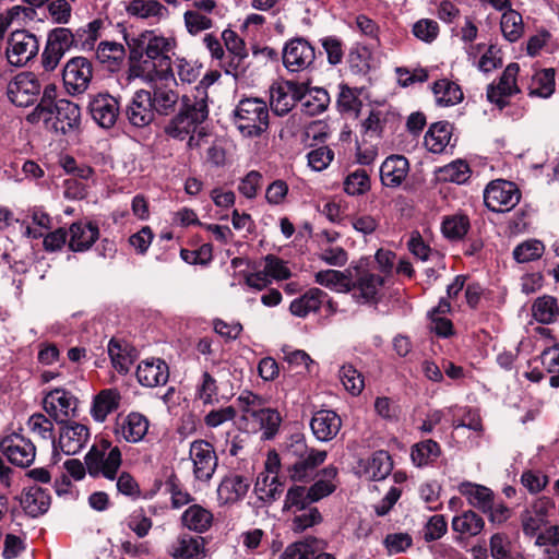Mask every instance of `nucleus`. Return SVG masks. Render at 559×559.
<instances>
[{
    "label": "nucleus",
    "mask_w": 559,
    "mask_h": 559,
    "mask_svg": "<svg viewBox=\"0 0 559 559\" xmlns=\"http://www.w3.org/2000/svg\"><path fill=\"white\" fill-rule=\"evenodd\" d=\"M383 257V250L379 249L374 257L361 258L344 271H319L314 275L316 283L340 293L353 292V297L359 302H377L379 287L383 283L380 275L384 267Z\"/></svg>",
    "instance_id": "f257e3e1"
},
{
    "label": "nucleus",
    "mask_w": 559,
    "mask_h": 559,
    "mask_svg": "<svg viewBox=\"0 0 559 559\" xmlns=\"http://www.w3.org/2000/svg\"><path fill=\"white\" fill-rule=\"evenodd\" d=\"M209 117V106L205 97L183 95L179 111L164 127V132L171 139L188 140L190 150L200 146V140L206 135L202 123Z\"/></svg>",
    "instance_id": "f03ea898"
},
{
    "label": "nucleus",
    "mask_w": 559,
    "mask_h": 559,
    "mask_svg": "<svg viewBox=\"0 0 559 559\" xmlns=\"http://www.w3.org/2000/svg\"><path fill=\"white\" fill-rule=\"evenodd\" d=\"M176 41L173 38L163 36L151 37L143 51L131 47L130 60L140 61L132 67V71L138 76L147 81H154L155 78L162 81H174L175 74L171 67L169 53L174 50Z\"/></svg>",
    "instance_id": "7ed1b4c3"
},
{
    "label": "nucleus",
    "mask_w": 559,
    "mask_h": 559,
    "mask_svg": "<svg viewBox=\"0 0 559 559\" xmlns=\"http://www.w3.org/2000/svg\"><path fill=\"white\" fill-rule=\"evenodd\" d=\"M27 120L32 123L52 121V127L57 132L68 134L79 129L81 110L76 104L68 99H59L51 106L50 100L44 97L27 116Z\"/></svg>",
    "instance_id": "20e7f679"
},
{
    "label": "nucleus",
    "mask_w": 559,
    "mask_h": 559,
    "mask_svg": "<svg viewBox=\"0 0 559 559\" xmlns=\"http://www.w3.org/2000/svg\"><path fill=\"white\" fill-rule=\"evenodd\" d=\"M234 122L242 136H261L270 124L266 103L257 97L241 99L234 110Z\"/></svg>",
    "instance_id": "39448f33"
},
{
    "label": "nucleus",
    "mask_w": 559,
    "mask_h": 559,
    "mask_svg": "<svg viewBox=\"0 0 559 559\" xmlns=\"http://www.w3.org/2000/svg\"><path fill=\"white\" fill-rule=\"evenodd\" d=\"M121 464L119 447L104 438L96 440L85 455L87 472L94 478L103 476L109 480L116 479Z\"/></svg>",
    "instance_id": "423d86ee"
},
{
    "label": "nucleus",
    "mask_w": 559,
    "mask_h": 559,
    "mask_svg": "<svg viewBox=\"0 0 559 559\" xmlns=\"http://www.w3.org/2000/svg\"><path fill=\"white\" fill-rule=\"evenodd\" d=\"M522 193L519 187L509 180L496 179L490 181L484 190V203L491 212H508L515 207Z\"/></svg>",
    "instance_id": "0eeeda50"
},
{
    "label": "nucleus",
    "mask_w": 559,
    "mask_h": 559,
    "mask_svg": "<svg viewBox=\"0 0 559 559\" xmlns=\"http://www.w3.org/2000/svg\"><path fill=\"white\" fill-rule=\"evenodd\" d=\"M93 79V64L85 57L70 59L62 71V81L69 95L76 96L85 93Z\"/></svg>",
    "instance_id": "6e6552de"
},
{
    "label": "nucleus",
    "mask_w": 559,
    "mask_h": 559,
    "mask_svg": "<svg viewBox=\"0 0 559 559\" xmlns=\"http://www.w3.org/2000/svg\"><path fill=\"white\" fill-rule=\"evenodd\" d=\"M189 459L197 480L207 483L212 479L218 463L214 447L206 440H194L190 444Z\"/></svg>",
    "instance_id": "1a4fd4ad"
},
{
    "label": "nucleus",
    "mask_w": 559,
    "mask_h": 559,
    "mask_svg": "<svg viewBox=\"0 0 559 559\" xmlns=\"http://www.w3.org/2000/svg\"><path fill=\"white\" fill-rule=\"evenodd\" d=\"M519 72V63H509L500 75L498 83H491L487 86V100L500 110L506 108L510 104L508 98L521 92L516 81Z\"/></svg>",
    "instance_id": "9d476101"
},
{
    "label": "nucleus",
    "mask_w": 559,
    "mask_h": 559,
    "mask_svg": "<svg viewBox=\"0 0 559 559\" xmlns=\"http://www.w3.org/2000/svg\"><path fill=\"white\" fill-rule=\"evenodd\" d=\"M39 50L37 37L27 31L13 32L8 40L7 58L15 67H23L36 57Z\"/></svg>",
    "instance_id": "9b49d317"
},
{
    "label": "nucleus",
    "mask_w": 559,
    "mask_h": 559,
    "mask_svg": "<svg viewBox=\"0 0 559 559\" xmlns=\"http://www.w3.org/2000/svg\"><path fill=\"white\" fill-rule=\"evenodd\" d=\"M282 59L288 71L300 72L309 69L314 63L316 49L302 37L293 38L285 44Z\"/></svg>",
    "instance_id": "f8f14e48"
},
{
    "label": "nucleus",
    "mask_w": 559,
    "mask_h": 559,
    "mask_svg": "<svg viewBox=\"0 0 559 559\" xmlns=\"http://www.w3.org/2000/svg\"><path fill=\"white\" fill-rule=\"evenodd\" d=\"M40 87L36 74L33 72H21L9 82L7 94L14 105L27 107L37 100Z\"/></svg>",
    "instance_id": "ddd939ff"
},
{
    "label": "nucleus",
    "mask_w": 559,
    "mask_h": 559,
    "mask_svg": "<svg viewBox=\"0 0 559 559\" xmlns=\"http://www.w3.org/2000/svg\"><path fill=\"white\" fill-rule=\"evenodd\" d=\"M300 453L299 459L288 468L289 477L294 481L309 483L316 476V469L326 460L328 453L324 450L307 449L304 442H296V452Z\"/></svg>",
    "instance_id": "4468645a"
},
{
    "label": "nucleus",
    "mask_w": 559,
    "mask_h": 559,
    "mask_svg": "<svg viewBox=\"0 0 559 559\" xmlns=\"http://www.w3.org/2000/svg\"><path fill=\"white\" fill-rule=\"evenodd\" d=\"M1 452L8 460L20 467L29 466L36 456L34 443L20 433H12L0 441Z\"/></svg>",
    "instance_id": "2eb2a0df"
},
{
    "label": "nucleus",
    "mask_w": 559,
    "mask_h": 559,
    "mask_svg": "<svg viewBox=\"0 0 559 559\" xmlns=\"http://www.w3.org/2000/svg\"><path fill=\"white\" fill-rule=\"evenodd\" d=\"M44 408L56 421L63 423L75 416L78 399L64 389H55L45 395Z\"/></svg>",
    "instance_id": "dca6fc26"
},
{
    "label": "nucleus",
    "mask_w": 559,
    "mask_h": 559,
    "mask_svg": "<svg viewBox=\"0 0 559 559\" xmlns=\"http://www.w3.org/2000/svg\"><path fill=\"white\" fill-rule=\"evenodd\" d=\"M150 421L146 416L139 412H131L123 417H118L114 433L118 439L129 443H136L144 439L148 431Z\"/></svg>",
    "instance_id": "f3484780"
},
{
    "label": "nucleus",
    "mask_w": 559,
    "mask_h": 559,
    "mask_svg": "<svg viewBox=\"0 0 559 559\" xmlns=\"http://www.w3.org/2000/svg\"><path fill=\"white\" fill-rule=\"evenodd\" d=\"M252 484L250 475L229 473L217 488L219 504H234L241 501L248 493Z\"/></svg>",
    "instance_id": "a211bd4d"
},
{
    "label": "nucleus",
    "mask_w": 559,
    "mask_h": 559,
    "mask_svg": "<svg viewBox=\"0 0 559 559\" xmlns=\"http://www.w3.org/2000/svg\"><path fill=\"white\" fill-rule=\"evenodd\" d=\"M88 109L93 120L104 129L114 127L120 112L118 100L107 93L93 96Z\"/></svg>",
    "instance_id": "6ab92c4d"
},
{
    "label": "nucleus",
    "mask_w": 559,
    "mask_h": 559,
    "mask_svg": "<svg viewBox=\"0 0 559 559\" xmlns=\"http://www.w3.org/2000/svg\"><path fill=\"white\" fill-rule=\"evenodd\" d=\"M90 437L87 426L71 421L60 429L56 448L58 447L67 455H74L86 445Z\"/></svg>",
    "instance_id": "aec40b11"
},
{
    "label": "nucleus",
    "mask_w": 559,
    "mask_h": 559,
    "mask_svg": "<svg viewBox=\"0 0 559 559\" xmlns=\"http://www.w3.org/2000/svg\"><path fill=\"white\" fill-rule=\"evenodd\" d=\"M126 115L129 122L136 128L148 126L155 116L151 92L145 90L135 92L126 109Z\"/></svg>",
    "instance_id": "412c9836"
},
{
    "label": "nucleus",
    "mask_w": 559,
    "mask_h": 559,
    "mask_svg": "<svg viewBox=\"0 0 559 559\" xmlns=\"http://www.w3.org/2000/svg\"><path fill=\"white\" fill-rule=\"evenodd\" d=\"M301 86L293 81H286L277 85H273L270 90V106L275 115L284 116L288 114L295 103L300 97Z\"/></svg>",
    "instance_id": "4be33fe9"
},
{
    "label": "nucleus",
    "mask_w": 559,
    "mask_h": 559,
    "mask_svg": "<svg viewBox=\"0 0 559 559\" xmlns=\"http://www.w3.org/2000/svg\"><path fill=\"white\" fill-rule=\"evenodd\" d=\"M310 427L319 441L326 442L337 436L342 427V420L334 411L321 409L313 414Z\"/></svg>",
    "instance_id": "5701e85b"
},
{
    "label": "nucleus",
    "mask_w": 559,
    "mask_h": 559,
    "mask_svg": "<svg viewBox=\"0 0 559 559\" xmlns=\"http://www.w3.org/2000/svg\"><path fill=\"white\" fill-rule=\"evenodd\" d=\"M138 381L147 388H155L167 383L169 369L162 359H146L139 364L136 369Z\"/></svg>",
    "instance_id": "b1692460"
},
{
    "label": "nucleus",
    "mask_w": 559,
    "mask_h": 559,
    "mask_svg": "<svg viewBox=\"0 0 559 559\" xmlns=\"http://www.w3.org/2000/svg\"><path fill=\"white\" fill-rule=\"evenodd\" d=\"M121 393L118 389L100 390L93 399L90 414L96 423H104L107 417L121 405Z\"/></svg>",
    "instance_id": "393cba45"
},
{
    "label": "nucleus",
    "mask_w": 559,
    "mask_h": 559,
    "mask_svg": "<svg viewBox=\"0 0 559 559\" xmlns=\"http://www.w3.org/2000/svg\"><path fill=\"white\" fill-rule=\"evenodd\" d=\"M151 82L153 83V93L151 94L155 112L164 116H168L174 112L179 100V95L168 85L170 81H162L155 78L154 81ZM171 82L177 85L176 81Z\"/></svg>",
    "instance_id": "a878e982"
},
{
    "label": "nucleus",
    "mask_w": 559,
    "mask_h": 559,
    "mask_svg": "<svg viewBox=\"0 0 559 559\" xmlns=\"http://www.w3.org/2000/svg\"><path fill=\"white\" fill-rule=\"evenodd\" d=\"M69 248L82 252L88 250L99 237L98 226L92 222H75L69 228Z\"/></svg>",
    "instance_id": "bb28decb"
},
{
    "label": "nucleus",
    "mask_w": 559,
    "mask_h": 559,
    "mask_svg": "<svg viewBox=\"0 0 559 559\" xmlns=\"http://www.w3.org/2000/svg\"><path fill=\"white\" fill-rule=\"evenodd\" d=\"M317 479L309 487V496L312 501L318 502L323 498L331 496L338 487V468L334 465H328L316 474Z\"/></svg>",
    "instance_id": "cd10ccee"
},
{
    "label": "nucleus",
    "mask_w": 559,
    "mask_h": 559,
    "mask_svg": "<svg viewBox=\"0 0 559 559\" xmlns=\"http://www.w3.org/2000/svg\"><path fill=\"white\" fill-rule=\"evenodd\" d=\"M409 162L404 155L393 154L386 156V188L408 190Z\"/></svg>",
    "instance_id": "c85d7f7f"
},
{
    "label": "nucleus",
    "mask_w": 559,
    "mask_h": 559,
    "mask_svg": "<svg viewBox=\"0 0 559 559\" xmlns=\"http://www.w3.org/2000/svg\"><path fill=\"white\" fill-rule=\"evenodd\" d=\"M457 489L462 496L467 498L472 507L483 513H487L491 509L495 495L490 488L465 480L459 485Z\"/></svg>",
    "instance_id": "c756f323"
},
{
    "label": "nucleus",
    "mask_w": 559,
    "mask_h": 559,
    "mask_svg": "<svg viewBox=\"0 0 559 559\" xmlns=\"http://www.w3.org/2000/svg\"><path fill=\"white\" fill-rule=\"evenodd\" d=\"M453 126L449 121H438L430 124L424 136L427 150L435 154L442 153L450 143Z\"/></svg>",
    "instance_id": "7c9ffc66"
},
{
    "label": "nucleus",
    "mask_w": 559,
    "mask_h": 559,
    "mask_svg": "<svg viewBox=\"0 0 559 559\" xmlns=\"http://www.w3.org/2000/svg\"><path fill=\"white\" fill-rule=\"evenodd\" d=\"M213 521L212 511L201 504L188 507L181 515L182 525L197 533L207 532L212 527Z\"/></svg>",
    "instance_id": "2f4dec72"
},
{
    "label": "nucleus",
    "mask_w": 559,
    "mask_h": 559,
    "mask_svg": "<svg viewBox=\"0 0 559 559\" xmlns=\"http://www.w3.org/2000/svg\"><path fill=\"white\" fill-rule=\"evenodd\" d=\"M328 294L320 288H310L302 296L290 302L289 310L292 314L305 318L311 312H317L324 304Z\"/></svg>",
    "instance_id": "473e14b6"
},
{
    "label": "nucleus",
    "mask_w": 559,
    "mask_h": 559,
    "mask_svg": "<svg viewBox=\"0 0 559 559\" xmlns=\"http://www.w3.org/2000/svg\"><path fill=\"white\" fill-rule=\"evenodd\" d=\"M126 11L131 16L156 21L166 19L169 14L168 9L158 0L128 1Z\"/></svg>",
    "instance_id": "72a5a7b5"
},
{
    "label": "nucleus",
    "mask_w": 559,
    "mask_h": 559,
    "mask_svg": "<svg viewBox=\"0 0 559 559\" xmlns=\"http://www.w3.org/2000/svg\"><path fill=\"white\" fill-rule=\"evenodd\" d=\"M281 559H335L331 554L323 552L320 542L305 540L288 546Z\"/></svg>",
    "instance_id": "f704fd0d"
},
{
    "label": "nucleus",
    "mask_w": 559,
    "mask_h": 559,
    "mask_svg": "<svg viewBox=\"0 0 559 559\" xmlns=\"http://www.w3.org/2000/svg\"><path fill=\"white\" fill-rule=\"evenodd\" d=\"M21 504L28 515L36 518L48 510L50 506V496L41 487L32 486L23 495Z\"/></svg>",
    "instance_id": "c9c22d12"
},
{
    "label": "nucleus",
    "mask_w": 559,
    "mask_h": 559,
    "mask_svg": "<svg viewBox=\"0 0 559 559\" xmlns=\"http://www.w3.org/2000/svg\"><path fill=\"white\" fill-rule=\"evenodd\" d=\"M432 92L436 96L437 105L449 107L461 103L464 98L461 86L448 79H441L433 83Z\"/></svg>",
    "instance_id": "e433bc0d"
},
{
    "label": "nucleus",
    "mask_w": 559,
    "mask_h": 559,
    "mask_svg": "<svg viewBox=\"0 0 559 559\" xmlns=\"http://www.w3.org/2000/svg\"><path fill=\"white\" fill-rule=\"evenodd\" d=\"M203 546L202 537L182 534L170 546L169 555L176 559H192L203 550Z\"/></svg>",
    "instance_id": "4c0bfd02"
},
{
    "label": "nucleus",
    "mask_w": 559,
    "mask_h": 559,
    "mask_svg": "<svg viewBox=\"0 0 559 559\" xmlns=\"http://www.w3.org/2000/svg\"><path fill=\"white\" fill-rule=\"evenodd\" d=\"M555 69L547 68L537 71L528 87V95L531 97L549 98L556 88Z\"/></svg>",
    "instance_id": "58836bf2"
},
{
    "label": "nucleus",
    "mask_w": 559,
    "mask_h": 559,
    "mask_svg": "<svg viewBox=\"0 0 559 559\" xmlns=\"http://www.w3.org/2000/svg\"><path fill=\"white\" fill-rule=\"evenodd\" d=\"M441 453L440 444L432 439H427L412 447L411 459L415 466L424 467L432 464Z\"/></svg>",
    "instance_id": "ea45409f"
},
{
    "label": "nucleus",
    "mask_w": 559,
    "mask_h": 559,
    "mask_svg": "<svg viewBox=\"0 0 559 559\" xmlns=\"http://www.w3.org/2000/svg\"><path fill=\"white\" fill-rule=\"evenodd\" d=\"M384 463V452L376 451L370 456L359 460L356 466V474L366 480L380 481L384 479L382 466Z\"/></svg>",
    "instance_id": "a19ab883"
},
{
    "label": "nucleus",
    "mask_w": 559,
    "mask_h": 559,
    "mask_svg": "<svg viewBox=\"0 0 559 559\" xmlns=\"http://www.w3.org/2000/svg\"><path fill=\"white\" fill-rule=\"evenodd\" d=\"M452 530L462 535L476 536L485 527L484 519L473 510L464 511L452 519Z\"/></svg>",
    "instance_id": "79ce46f5"
},
{
    "label": "nucleus",
    "mask_w": 559,
    "mask_h": 559,
    "mask_svg": "<svg viewBox=\"0 0 559 559\" xmlns=\"http://www.w3.org/2000/svg\"><path fill=\"white\" fill-rule=\"evenodd\" d=\"M533 317L543 324H549L559 317L557 298L549 295L538 297L532 306Z\"/></svg>",
    "instance_id": "37998d69"
},
{
    "label": "nucleus",
    "mask_w": 559,
    "mask_h": 559,
    "mask_svg": "<svg viewBox=\"0 0 559 559\" xmlns=\"http://www.w3.org/2000/svg\"><path fill=\"white\" fill-rule=\"evenodd\" d=\"M108 354L112 366L120 373L128 372L135 358L132 348L115 338L110 340L108 344Z\"/></svg>",
    "instance_id": "c03bdc74"
},
{
    "label": "nucleus",
    "mask_w": 559,
    "mask_h": 559,
    "mask_svg": "<svg viewBox=\"0 0 559 559\" xmlns=\"http://www.w3.org/2000/svg\"><path fill=\"white\" fill-rule=\"evenodd\" d=\"M251 419L255 423L254 429L262 430L265 439H271L275 436L282 421L281 415L276 409L264 406Z\"/></svg>",
    "instance_id": "a18cd8bd"
},
{
    "label": "nucleus",
    "mask_w": 559,
    "mask_h": 559,
    "mask_svg": "<svg viewBox=\"0 0 559 559\" xmlns=\"http://www.w3.org/2000/svg\"><path fill=\"white\" fill-rule=\"evenodd\" d=\"M254 492L258 498L264 502H271L280 498L283 492V486L277 476L264 475L261 473L254 484Z\"/></svg>",
    "instance_id": "49530a36"
},
{
    "label": "nucleus",
    "mask_w": 559,
    "mask_h": 559,
    "mask_svg": "<svg viewBox=\"0 0 559 559\" xmlns=\"http://www.w3.org/2000/svg\"><path fill=\"white\" fill-rule=\"evenodd\" d=\"M299 99H304L302 105L311 116L323 112L330 104V95L322 87H311L305 94L300 93Z\"/></svg>",
    "instance_id": "de8ad7c7"
},
{
    "label": "nucleus",
    "mask_w": 559,
    "mask_h": 559,
    "mask_svg": "<svg viewBox=\"0 0 559 559\" xmlns=\"http://www.w3.org/2000/svg\"><path fill=\"white\" fill-rule=\"evenodd\" d=\"M212 12H205L201 9L192 7L191 10H187L183 14L185 25L187 31L195 35L203 31L210 29L213 27V20L210 17Z\"/></svg>",
    "instance_id": "09e8293b"
},
{
    "label": "nucleus",
    "mask_w": 559,
    "mask_h": 559,
    "mask_svg": "<svg viewBox=\"0 0 559 559\" xmlns=\"http://www.w3.org/2000/svg\"><path fill=\"white\" fill-rule=\"evenodd\" d=\"M471 227L466 215H454L445 217L442 222V233L450 240H463Z\"/></svg>",
    "instance_id": "8fccbe9b"
},
{
    "label": "nucleus",
    "mask_w": 559,
    "mask_h": 559,
    "mask_svg": "<svg viewBox=\"0 0 559 559\" xmlns=\"http://www.w3.org/2000/svg\"><path fill=\"white\" fill-rule=\"evenodd\" d=\"M501 32L510 43L516 41L523 33V21L519 12L510 9L504 11L500 22Z\"/></svg>",
    "instance_id": "3c124183"
},
{
    "label": "nucleus",
    "mask_w": 559,
    "mask_h": 559,
    "mask_svg": "<svg viewBox=\"0 0 559 559\" xmlns=\"http://www.w3.org/2000/svg\"><path fill=\"white\" fill-rule=\"evenodd\" d=\"M197 397L203 405H215L219 402L217 382L212 374L204 371L197 386Z\"/></svg>",
    "instance_id": "603ef678"
},
{
    "label": "nucleus",
    "mask_w": 559,
    "mask_h": 559,
    "mask_svg": "<svg viewBox=\"0 0 559 559\" xmlns=\"http://www.w3.org/2000/svg\"><path fill=\"white\" fill-rule=\"evenodd\" d=\"M73 43L74 37L71 31L64 27H59L49 33L46 46L62 58L72 47Z\"/></svg>",
    "instance_id": "864d4df0"
},
{
    "label": "nucleus",
    "mask_w": 559,
    "mask_h": 559,
    "mask_svg": "<svg viewBox=\"0 0 559 559\" xmlns=\"http://www.w3.org/2000/svg\"><path fill=\"white\" fill-rule=\"evenodd\" d=\"M545 251L542 241L532 239L518 245L513 250V258L518 263H526L538 260Z\"/></svg>",
    "instance_id": "5fc2aeb1"
},
{
    "label": "nucleus",
    "mask_w": 559,
    "mask_h": 559,
    "mask_svg": "<svg viewBox=\"0 0 559 559\" xmlns=\"http://www.w3.org/2000/svg\"><path fill=\"white\" fill-rule=\"evenodd\" d=\"M124 55V47L116 41H102L96 49V57L102 63L119 64Z\"/></svg>",
    "instance_id": "6e6d98bb"
},
{
    "label": "nucleus",
    "mask_w": 559,
    "mask_h": 559,
    "mask_svg": "<svg viewBox=\"0 0 559 559\" xmlns=\"http://www.w3.org/2000/svg\"><path fill=\"white\" fill-rule=\"evenodd\" d=\"M441 178L444 181L464 183L469 178V165L462 159L454 160L440 169Z\"/></svg>",
    "instance_id": "4d7b16f0"
},
{
    "label": "nucleus",
    "mask_w": 559,
    "mask_h": 559,
    "mask_svg": "<svg viewBox=\"0 0 559 559\" xmlns=\"http://www.w3.org/2000/svg\"><path fill=\"white\" fill-rule=\"evenodd\" d=\"M27 427L31 432L39 436L45 440H52V445L56 449V441L53 439V424L41 413L33 414L27 420Z\"/></svg>",
    "instance_id": "13d9d810"
},
{
    "label": "nucleus",
    "mask_w": 559,
    "mask_h": 559,
    "mask_svg": "<svg viewBox=\"0 0 559 559\" xmlns=\"http://www.w3.org/2000/svg\"><path fill=\"white\" fill-rule=\"evenodd\" d=\"M340 379L352 395H358L364 389V378L361 373L352 365H344L340 369Z\"/></svg>",
    "instance_id": "bf43d9fd"
},
{
    "label": "nucleus",
    "mask_w": 559,
    "mask_h": 559,
    "mask_svg": "<svg viewBox=\"0 0 559 559\" xmlns=\"http://www.w3.org/2000/svg\"><path fill=\"white\" fill-rule=\"evenodd\" d=\"M344 191L348 195H360L370 189V179L365 170H356L344 180Z\"/></svg>",
    "instance_id": "052dcab7"
},
{
    "label": "nucleus",
    "mask_w": 559,
    "mask_h": 559,
    "mask_svg": "<svg viewBox=\"0 0 559 559\" xmlns=\"http://www.w3.org/2000/svg\"><path fill=\"white\" fill-rule=\"evenodd\" d=\"M238 407L245 420H250L263 407V400L250 391H243L237 397Z\"/></svg>",
    "instance_id": "680f3d73"
},
{
    "label": "nucleus",
    "mask_w": 559,
    "mask_h": 559,
    "mask_svg": "<svg viewBox=\"0 0 559 559\" xmlns=\"http://www.w3.org/2000/svg\"><path fill=\"white\" fill-rule=\"evenodd\" d=\"M412 33L417 39L430 44L437 39L440 33V27L438 22L435 20L420 19L414 23Z\"/></svg>",
    "instance_id": "e2e57ef3"
},
{
    "label": "nucleus",
    "mask_w": 559,
    "mask_h": 559,
    "mask_svg": "<svg viewBox=\"0 0 559 559\" xmlns=\"http://www.w3.org/2000/svg\"><path fill=\"white\" fill-rule=\"evenodd\" d=\"M311 503H314V501L309 496V487L293 486L286 493L284 508L288 510L293 508L304 510Z\"/></svg>",
    "instance_id": "0e129e2a"
},
{
    "label": "nucleus",
    "mask_w": 559,
    "mask_h": 559,
    "mask_svg": "<svg viewBox=\"0 0 559 559\" xmlns=\"http://www.w3.org/2000/svg\"><path fill=\"white\" fill-rule=\"evenodd\" d=\"M334 158V152L329 146H320L307 154L308 165L314 171H322L329 167Z\"/></svg>",
    "instance_id": "69168bd1"
},
{
    "label": "nucleus",
    "mask_w": 559,
    "mask_h": 559,
    "mask_svg": "<svg viewBox=\"0 0 559 559\" xmlns=\"http://www.w3.org/2000/svg\"><path fill=\"white\" fill-rule=\"evenodd\" d=\"M237 416L236 407L229 405L210 411L204 416V424L210 428H217L227 421H231Z\"/></svg>",
    "instance_id": "338daca9"
},
{
    "label": "nucleus",
    "mask_w": 559,
    "mask_h": 559,
    "mask_svg": "<svg viewBox=\"0 0 559 559\" xmlns=\"http://www.w3.org/2000/svg\"><path fill=\"white\" fill-rule=\"evenodd\" d=\"M448 531L445 518L441 514L432 515L424 527V539L427 543L440 539Z\"/></svg>",
    "instance_id": "774afa93"
}]
</instances>
